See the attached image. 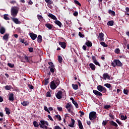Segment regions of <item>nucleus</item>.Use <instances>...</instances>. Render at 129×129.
Returning <instances> with one entry per match:
<instances>
[{
  "label": "nucleus",
  "mask_w": 129,
  "mask_h": 129,
  "mask_svg": "<svg viewBox=\"0 0 129 129\" xmlns=\"http://www.w3.org/2000/svg\"><path fill=\"white\" fill-rule=\"evenodd\" d=\"M59 84H60V80H59V79H56L50 82V87L52 90H54L57 88Z\"/></svg>",
  "instance_id": "nucleus-1"
},
{
  "label": "nucleus",
  "mask_w": 129,
  "mask_h": 129,
  "mask_svg": "<svg viewBox=\"0 0 129 129\" xmlns=\"http://www.w3.org/2000/svg\"><path fill=\"white\" fill-rule=\"evenodd\" d=\"M122 63L120 62L119 59H114L113 62L111 63V66L114 68L116 67V66L121 67H122Z\"/></svg>",
  "instance_id": "nucleus-2"
},
{
  "label": "nucleus",
  "mask_w": 129,
  "mask_h": 129,
  "mask_svg": "<svg viewBox=\"0 0 129 129\" xmlns=\"http://www.w3.org/2000/svg\"><path fill=\"white\" fill-rule=\"evenodd\" d=\"M97 116H96V112L92 111L90 112L89 118L90 120H94Z\"/></svg>",
  "instance_id": "nucleus-3"
},
{
  "label": "nucleus",
  "mask_w": 129,
  "mask_h": 129,
  "mask_svg": "<svg viewBox=\"0 0 129 129\" xmlns=\"http://www.w3.org/2000/svg\"><path fill=\"white\" fill-rule=\"evenodd\" d=\"M18 13H19V10H18L16 8H12V9H11V16H12V17H14V18L15 17H17V16L18 15Z\"/></svg>",
  "instance_id": "nucleus-4"
},
{
  "label": "nucleus",
  "mask_w": 129,
  "mask_h": 129,
  "mask_svg": "<svg viewBox=\"0 0 129 129\" xmlns=\"http://www.w3.org/2000/svg\"><path fill=\"white\" fill-rule=\"evenodd\" d=\"M108 125L109 126V129L111 128L112 126H115V127H117L118 126V125H117V123L116 122H114L112 120H109V122L108 123Z\"/></svg>",
  "instance_id": "nucleus-5"
},
{
  "label": "nucleus",
  "mask_w": 129,
  "mask_h": 129,
  "mask_svg": "<svg viewBox=\"0 0 129 129\" xmlns=\"http://www.w3.org/2000/svg\"><path fill=\"white\" fill-rule=\"evenodd\" d=\"M97 90L99 91L100 92H103L104 93H105V92H107V90H106V88L105 87L101 86V85H98L97 87Z\"/></svg>",
  "instance_id": "nucleus-6"
},
{
  "label": "nucleus",
  "mask_w": 129,
  "mask_h": 129,
  "mask_svg": "<svg viewBox=\"0 0 129 129\" xmlns=\"http://www.w3.org/2000/svg\"><path fill=\"white\" fill-rule=\"evenodd\" d=\"M55 96L57 99H61L63 96V92L61 91H59L56 94H55Z\"/></svg>",
  "instance_id": "nucleus-7"
},
{
  "label": "nucleus",
  "mask_w": 129,
  "mask_h": 129,
  "mask_svg": "<svg viewBox=\"0 0 129 129\" xmlns=\"http://www.w3.org/2000/svg\"><path fill=\"white\" fill-rule=\"evenodd\" d=\"M93 92L96 96H102V93L96 90H94Z\"/></svg>",
  "instance_id": "nucleus-8"
},
{
  "label": "nucleus",
  "mask_w": 129,
  "mask_h": 129,
  "mask_svg": "<svg viewBox=\"0 0 129 129\" xmlns=\"http://www.w3.org/2000/svg\"><path fill=\"white\" fill-rule=\"evenodd\" d=\"M29 36L32 39V40H36L37 39V34L33 33H30Z\"/></svg>",
  "instance_id": "nucleus-9"
},
{
  "label": "nucleus",
  "mask_w": 129,
  "mask_h": 129,
  "mask_svg": "<svg viewBox=\"0 0 129 129\" xmlns=\"http://www.w3.org/2000/svg\"><path fill=\"white\" fill-rule=\"evenodd\" d=\"M103 78L104 80H106V79H108V80H110V76L108 75V73H104L103 75Z\"/></svg>",
  "instance_id": "nucleus-10"
},
{
  "label": "nucleus",
  "mask_w": 129,
  "mask_h": 129,
  "mask_svg": "<svg viewBox=\"0 0 129 129\" xmlns=\"http://www.w3.org/2000/svg\"><path fill=\"white\" fill-rule=\"evenodd\" d=\"M59 45H60V47L63 49H65L66 48V43L64 42L59 41L58 42Z\"/></svg>",
  "instance_id": "nucleus-11"
},
{
  "label": "nucleus",
  "mask_w": 129,
  "mask_h": 129,
  "mask_svg": "<svg viewBox=\"0 0 129 129\" xmlns=\"http://www.w3.org/2000/svg\"><path fill=\"white\" fill-rule=\"evenodd\" d=\"M6 33V28L3 26H0V34L4 35Z\"/></svg>",
  "instance_id": "nucleus-12"
},
{
  "label": "nucleus",
  "mask_w": 129,
  "mask_h": 129,
  "mask_svg": "<svg viewBox=\"0 0 129 129\" xmlns=\"http://www.w3.org/2000/svg\"><path fill=\"white\" fill-rule=\"evenodd\" d=\"M9 99L10 101H14V100H15V98H14V94L13 93H11L9 94Z\"/></svg>",
  "instance_id": "nucleus-13"
},
{
  "label": "nucleus",
  "mask_w": 129,
  "mask_h": 129,
  "mask_svg": "<svg viewBox=\"0 0 129 129\" xmlns=\"http://www.w3.org/2000/svg\"><path fill=\"white\" fill-rule=\"evenodd\" d=\"M48 17H49V18H51V19H52V20H54L55 21L57 20V18L56 16L51 13H49L48 15Z\"/></svg>",
  "instance_id": "nucleus-14"
},
{
  "label": "nucleus",
  "mask_w": 129,
  "mask_h": 129,
  "mask_svg": "<svg viewBox=\"0 0 129 129\" xmlns=\"http://www.w3.org/2000/svg\"><path fill=\"white\" fill-rule=\"evenodd\" d=\"M78 122L79 128L80 129H84V128H83V125H82V122H81V121L79 119H78Z\"/></svg>",
  "instance_id": "nucleus-15"
},
{
  "label": "nucleus",
  "mask_w": 129,
  "mask_h": 129,
  "mask_svg": "<svg viewBox=\"0 0 129 129\" xmlns=\"http://www.w3.org/2000/svg\"><path fill=\"white\" fill-rule=\"evenodd\" d=\"M89 67L91 68V69L93 70V71H94V70L96 69V67H95V65H94V64L92 63H91L89 64Z\"/></svg>",
  "instance_id": "nucleus-16"
},
{
  "label": "nucleus",
  "mask_w": 129,
  "mask_h": 129,
  "mask_svg": "<svg viewBox=\"0 0 129 129\" xmlns=\"http://www.w3.org/2000/svg\"><path fill=\"white\" fill-rule=\"evenodd\" d=\"M71 120H72V123L71 124H69V126H70V127H74V124H75V120L71 118Z\"/></svg>",
  "instance_id": "nucleus-17"
},
{
  "label": "nucleus",
  "mask_w": 129,
  "mask_h": 129,
  "mask_svg": "<svg viewBox=\"0 0 129 129\" xmlns=\"http://www.w3.org/2000/svg\"><path fill=\"white\" fill-rule=\"evenodd\" d=\"M12 21H13V22L14 23H15V24H21V21H19V19H18V18H12Z\"/></svg>",
  "instance_id": "nucleus-18"
},
{
  "label": "nucleus",
  "mask_w": 129,
  "mask_h": 129,
  "mask_svg": "<svg viewBox=\"0 0 129 129\" xmlns=\"http://www.w3.org/2000/svg\"><path fill=\"white\" fill-rule=\"evenodd\" d=\"M99 37L101 41H104V38H103V37H104V34L102 32L99 33Z\"/></svg>",
  "instance_id": "nucleus-19"
},
{
  "label": "nucleus",
  "mask_w": 129,
  "mask_h": 129,
  "mask_svg": "<svg viewBox=\"0 0 129 129\" xmlns=\"http://www.w3.org/2000/svg\"><path fill=\"white\" fill-rule=\"evenodd\" d=\"M45 27L47 28V29H49V30H52L53 29V25H52L50 24L47 23L46 24H45Z\"/></svg>",
  "instance_id": "nucleus-20"
},
{
  "label": "nucleus",
  "mask_w": 129,
  "mask_h": 129,
  "mask_svg": "<svg viewBox=\"0 0 129 129\" xmlns=\"http://www.w3.org/2000/svg\"><path fill=\"white\" fill-rule=\"evenodd\" d=\"M9 36H10V34L6 33L5 35H4L3 37V40H5V41H8V40H9Z\"/></svg>",
  "instance_id": "nucleus-21"
},
{
  "label": "nucleus",
  "mask_w": 129,
  "mask_h": 129,
  "mask_svg": "<svg viewBox=\"0 0 129 129\" xmlns=\"http://www.w3.org/2000/svg\"><path fill=\"white\" fill-rule=\"evenodd\" d=\"M38 20L40 21V22H42V21L44 20V17H43V16L42 15H37Z\"/></svg>",
  "instance_id": "nucleus-22"
},
{
  "label": "nucleus",
  "mask_w": 129,
  "mask_h": 129,
  "mask_svg": "<svg viewBox=\"0 0 129 129\" xmlns=\"http://www.w3.org/2000/svg\"><path fill=\"white\" fill-rule=\"evenodd\" d=\"M85 45H86L88 47H92V42L90 41H87L85 43Z\"/></svg>",
  "instance_id": "nucleus-23"
},
{
  "label": "nucleus",
  "mask_w": 129,
  "mask_h": 129,
  "mask_svg": "<svg viewBox=\"0 0 129 129\" xmlns=\"http://www.w3.org/2000/svg\"><path fill=\"white\" fill-rule=\"evenodd\" d=\"M29 101H24L21 103V104L22 105H23V106H28V105H29Z\"/></svg>",
  "instance_id": "nucleus-24"
},
{
  "label": "nucleus",
  "mask_w": 129,
  "mask_h": 129,
  "mask_svg": "<svg viewBox=\"0 0 129 129\" xmlns=\"http://www.w3.org/2000/svg\"><path fill=\"white\" fill-rule=\"evenodd\" d=\"M54 23H55V24H56V25L58 26V27H59V28H61V27H62V23L59 20H55Z\"/></svg>",
  "instance_id": "nucleus-25"
},
{
  "label": "nucleus",
  "mask_w": 129,
  "mask_h": 129,
  "mask_svg": "<svg viewBox=\"0 0 129 129\" xmlns=\"http://www.w3.org/2000/svg\"><path fill=\"white\" fill-rule=\"evenodd\" d=\"M66 108L67 109L72 108V104L71 103H68L66 105Z\"/></svg>",
  "instance_id": "nucleus-26"
},
{
  "label": "nucleus",
  "mask_w": 129,
  "mask_h": 129,
  "mask_svg": "<svg viewBox=\"0 0 129 129\" xmlns=\"http://www.w3.org/2000/svg\"><path fill=\"white\" fill-rule=\"evenodd\" d=\"M37 42L38 43H42V36L41 35H39L37 37Z\"/></svg>",
  "instance_id": "nucleus-27"
},
{
  "label": "nucleus",
  "mask_w": 129,
  "mask_h": 129,
  "mask_svg": "<svg viewBox=\"0 0 129 129\" xmlns=\"http://www.w3.org/2000/svg\"><path fill=\"white\" fill-rule=\"evenodd\" d=\"M31 57L28 56L26 55H24V59L25 60L26 62L27 63H30V61L29 60V59H30Z\"/></svg>",
  "instance_id": "nucleus-28"
},
{
  "label": "nucleus",
  "mask_w": 129,
  "mask_h": 129,
  "mask_svg": "<svg viewBox=\"0 0 129 129\" xmlns=\"http://www.w3.org/2000/svg\"><path fill=\"white\" fill-rule=\"evenodd\" d=\"M72 86L73 89H74L75 90H77V89H78V85H77V84H73L72 85Z\"/></svg>",
  "instance_id": "nucleus-29"
},
{
  "label": "nucleus",
  "mask_w": 129,
  "mask_h": 129,
  "mask_svg": "<svg viewBox=\"0 0 129 129\" xmlns=\"http://www.w3.org/2000/svg\"><path fill=\"white\" fill-rule=\"evenodd\" d=\"M9 17V15L8 14H5L4 15V19L5 20H6V21H10V18L8 17Z\"/></svg>",
  "instance_id": "nucleus-30"
},
{
  "label": "nucleus",
  "mask_w": 129,
  "mask_h": 129,
  "mask_svg": "<svg viewBox=\"0 0 129 129\" xmlns=\"http://www.w3.org/2000/svg\"><path fill=\"white\" fill-rule=\"evenodd\" d=\"M45 120H40V123H39V126L40 127H41V126H44V125H45Z\"/></svg>",
  "instance_id": "nucleus-31"
},
{
  "label": "nucleus",
  "mask_w": 129,
  "mask_h": 129,
  "mask_svg": "<svg viewBox=\"0 0 129 129\" xmlns=\"http://www.w3.org/2000/svg\"><path fill=\"white\" fill-rule=\"evenodd\" d=\"M100 45H101L102 46H103V47H104V48H107V46H108L107 44H106V43H105V42H101L100 43Z\"/></svg>",
  "instance_id": "nucleus-32"
},
{
  "label": "nucleus",
  "mask_w": 129,
  "mask_h": 129,
  "mask_svg": "<svg viewBox=\"0 0 129 129\" xmlns=\"http://www.w3.org/2000/svg\"><path fill=\"white\" fill-rule=\"evenodd\" d=\"M33 125L34 127H38L39 125H40V124L38 123V122L37 121H33Z\"/></svg>",
  "instance_id": "nucleus-33"
},
{
  "label": "nucleus",
  "mask_w": 129,
  "mask_h": 129,
  "mask_svg": "<svg viewBox=\"0 0 129 129\" xmlns=\"http://www.w3.org/2000/svg\"><path fill=\"white\" fill-rule=\"evenodd\" d=\"M45 3L47 4V5H53V1L52 0H44Z\"/></svg>",
  "instance_id": "nucleus-34"
},
{
  "label": "nucleus",
  "mask_w": 129,
  "mask_h": 129,
  "mask_svg": "<svg viewBox=\"0 0 129 129\" xmlns=\"http://www.w3.org/2000/svg\"><path fill=\"white\" fill-rule=\"evenodd\" d=\"M58 61L59 63H62V62H63V58L60 55L58 56Z\"/></svg>",
  "instance_id": "nucleus-35"
},
{
  "label": "nucleus",
  "mask_w": 129,
  "mask_h": 129,
  "mask_svg": "<svg viewBox=\"0 0 129 129\" xmlns=\"http://www.w3.org/2000/svg\"><path fill=\"white\" fill-rule=\"evenodd\" d=\"M48 69H50V72L51 73H54V72L55 71V67L51 68V67H49Z\"/></svg>",
  "instance_id": "nucleus-36"
},
{
  "label": "nucleus",
  "mask_w": 129,
  "mask_h": 129,
  "mask_svg": "<svg viewBox=\"0 0 129 129\" xmlns=\"http://www.w3.org/2000/svg\"><path fill=\"white\" fill-rule=\"evenodd\" d=\"M5 111L6 112V114H11V112L10 111V109L9 108H5Z\"/></svg>",
  "instance_id": "nucleus-37"
},
{
  "label": "nucleus",
  "mask_w": 129,
  "mask_h": 129,
  "mask_svg": "<svg viewBox=\"0 0 129 129\" xmlns=\"http://www.w3.org/2000/svg\"><path fill=\"white\" fill-rule=\"evenodd\" d=\"M114 23V22H113V21H110L108 22L107 25L112 26H113Z\"/></svg>",
  "instance_id": "nucleus-38"
},
{
  "label": "nucleus",
  "mask_w": 129,
  "mask_h": 129,
  "mask_svg": "<svg viewBox=\"0 0 129 129\" xmlns=\"http://www.w3.org/2000/svg\"><path fill=\"white\" fill-rule=\"evenodd\" d=\"M120 118L122 119V120H125V119L127 118V117L126 116V115L124 116L123 115H121Z\"/></svg>",
  "instance_id": "nucleus-39"
},
{
  "label": "nucleus",
  "mask_w": 129,
  "mask_h": 129,
  "mask_svg": "<svg viewBox=\"0 0 129 129\" xmlns=\"http://www.w3.org/2000/svg\"><path fill=\"white\" fill-rule=\"evenodd\" d=\"M73 104H74L75 106L76 107V108H78L79 107V105H78V103H77V102L74 101L73 102Z\"/></svg>",
  "instance_id": "nucleus-40"
},
{
  "label": "nucleus",
  "mask_w": 129,
  "mask_h": 129,
  "mask_svg": "<svg viewBox=\"0 0 129 129\" xmlns=\"http://www.w3.org/2000/svg\"><path fill=\"white\" fill-rule=\"evenodd\" d=\"M114 52L115 54H119L120 53V50L119 48H116L115 49Z\"/></svg>",
  "instance_id": "nucleus-41"
},
{
  "label": "nucleus",
  "mask_w": 129,
  "mask_h": 129,
  "mask_svg": "<svg viewBox=\"0 0 129 129\" xmlns=\"http://www.w3.org/2000/svg\"><path fill=\"white\" fill-rule=\"evenodd\" d=\"M7 66H9V67H10V68H14V67H15V64L11 63H8L7 64Z\"/></svg>",
  "instance_id": "nucleus-42"
},
{
  "label": "nucleus",
  "mask_w": 129,
  "mask_h": 129,
  "mask_svg": "<svg viewBox=\"0 0 129 129\" xmlns=\"http://www.w3.org/2000/svg\"><path fill=\"white\" fill-rule=\"evenodd\" d=\"M104 86H105L107 88H110V87H111V85L110 84L106 83L104 85Z\"/></svg>",
  "instance_id": "nucleus-43"
},
{
  "label": "nucleus",
  "mask_w": 129,
  "mask_h": 129,
  "mask_svg": "<svg viewBox=\"0 0 129 129\" xmlns=\"http://www.w3.org/2000/svg\"><path fill=\"white\" fill-rule=\"evenodd\" d=\"M74 3L76 5H78V6H79V7H81V4H80V3H79V1H78L77 0H75Z\"/></svg>",
  "instance_id": "nucleus-44"
},
{
  "label": "nucleus",
  "mask_w": 129,
  "mask_h": 129,
  "mask_svg": "<svg viewBox=\"0 0 129 129\" xmlns=\"http://www.w3.org/2000/svg\"><path fill=\"white\" fill-rule=\"evenodd\" d=\"M123 93H124V94H126V95H128V90L124 89H123Z\"/></svg>",
  "instance_id": "nucleus-45"
},
{
  "label": "nucleus",
  "mask_w": 129,
  "mask_h": 129,
  "mask_svg": "<svg viewBox=\"0 0 129 129\" xmlns=\"http://www.w3.org/2000/svg\"><path fill=\"white\" fill-rule=\"evenodd\" d=\"M11 87L12 86L9 85H7L5 87L6 90H10Z\"/></svg>",
  "instance_id": "nucleus-46"
},
{
  "label": "nucleus",
  "mask_w": 129,
  "mask_h": 129,
  "mask_svg": "<svg viewBox=\"0 0 129 129\" xmlns=\"http://www.w3.org/2000/svg\"><path fill=\"white\" fill-rule=\"evenodd\" d=\"M44 81H45L44 85H48L49 83V79H45Z\"/></svg>",
  "instance_id": "nucleus-47"
},
{
  "label": "nucleus",
  "mask_w": 129,
  "mask_h": 129,
  "mask_svg": "<svg viewBox=\"0 0 129 129\" xmlns=\"http://www.w3.org/2000/svg\"><path fill=\"white\" fill-rule=\"evenodd\" d=\"M79 36L81 38H84V37H85V35L84 34H82V33L80 32H79Z\"/></svg>",
  "instance_id": "nucleus-48"
},
{
  "label": "nucleus",
  "mask_w": 129,
  "mask_h": 129,
  "mask_svg": "<svg viewBox=\"0 0 129 129\" xmlns=\"http://www.w3.org/2000/svg\"><path fill=\"white\" fill-rule=\"evenodd\" d=\"M110 107H111L110 105H106L104 106V108H105V109H108V108H110Z\"/></svg>",
  "instance_id": "nucleus-49"
},
{
  "label": "nucleus",
  "mask_w": 129,
  "mask_h": 129,
  "mask_svg": "<svg viewBox=\"0 0 129 129\" xmlns=\"http://www.w3.org/2000/svg\"><path fill=\"white\" fill-rule=\"evenodd\" d=\"M48 65H50V68L55 67L54 63H53V62H48Z\"/></svg>",
  "instance_id": "nucleus-50"
},
{
  "label": "nucleus",
  "mask_w": 129,
  "mask_h": 129,
  "mask_svg": "<svg viewBox=\"0 0 129 129\" xmlns=\"http://www.w3.org/2000/svg\"><path fill=\"white\" fill-rule=\"evenodd\" d=\"M46 97H51V92L48 91L46 93Z\"/></svg>",
  "instance_id": "nucleus-51"
},
{
  "label": "nucleus",
  "mask_w": 129,
  "mask_h": 129,
  "mask_svg": "<svg viewBox=\"0 0 129 129\" xmlns=\"http://www.w3.org/2000/svg\"><path fill=\"white\" fill-rule=\"evenodd\" d=\"M94 64H95V65H97L98 66H99V67H100V64L99 63V62H98V61H97V60H96L95 61H94Z\"/></svg>",
  "instance_id": "nucleus-52"
},
{
  "label": "nucleus",
  "mask_w": 129,
  "mask_h": 129,
  "mask_svg": "<svg viewBox=\"0 0 129 129\" xmlns=\"http://www.w3.org/2000/svg\"><path fill=\"white\" fill-rule=\"evenodd\" d=\"M33 50H34V49L33 48V47H29L28 48V51H29V52H30V53H33Z\"/></svg>",
  "instance_id": "nucleus-53"
},
{
  "label": "nucleus",
  "mask_w": 129,
  "mask_h": 129,
  "mask_svg": "<svg viewBox=\"0 0 129 129\" xmlns=\"http://www.w3.org/2000/svg\"><path fill=\"white\" fill-rule=\"evenodd\" d=\"M55 116L56 117V118H58V120H61V116L59 115H56Z\"/></svg>",
  "instance_id": "nucleus-54"
},
{
  "label": "nucleus",
  "mask_w": 129,
  "mask_h": 129,
  "mask_svg": "<svg viewBox=\"0 0 129 129\" xmlns=\"http://www.w3.org/2000/svg\"><path fill=\"white\" fill-rule=\"evenodd\" d=\"M107 121H109V120H107L106 121H103L102 122L103 125H105L106 124H107Z\"/></svg>",
  "instance_id": "nucleus-55"
},
{
  "label": "nucleus",
  "mask_w": 129,
  "mask_h": 129,
  "mask_svg": "<svg viewBox=\"0 0 129 129\" xmlns=\"http://www.w3.org/2000/svg\"><path fill=\"white\" fill-rule=\"evenodd\" d=\"M28 86L30 89H34V86H33V85L28 84Z\"/></svg>",
  "instance_id": "nucleus-56"
},
{
  "label": "nucleus",
  "mask_w": 129,
  "mask_h": 129,
  "mask_svg": "<svg viewBox=\"0 0 129 129\" xmlns=\"http://www.w3.org/2000/svg\"><path fill=\"white\" fill-rule=\"evenodd\" d=\"M41 128H45V129H48L49 127L46 126V125H44V126H41Z\"/></svg>",
  "instance_id": "nucleus-57"
},
{
  "label": "nucleus",
  "mask_w": 129,
  "mask_h": 129,
  "mask_svg": "<svg viewBox=\"0 0 129 129\" xmlns=\"http://www.w3.org/2000/svg\"><path fill=\"white\" fill-rule=\"evenodd\" d=\"M117 94H120V93H121V90H120L119 89H117Z\"/></svg>",
  "instance_id": "nucleus-58"
},
{
  "label": "nucleus",
  "mask_w": 129,
  "mask_h": 129,
  "mask_svg": "<svg viewBox=\"0 0 129 129\" xmlns=\"http://www.w3.org/2000/svg\"><path fill=\"white\" fill-rule=\"evenodd\" d=\"M109 116H110V117H111V118H112V119H114V116H113V115H112V114L110 113Z\"/></svg>",
  "instance_id": "nucleus-59"
},
{
  "label": "nucleus",
  "mask_w": 129,
  "mask_h": 129,
  "mask_svg": "<svg viewBox=\"0 0 129 129\" xmlns=\"http://www.w3.org/2000/svg\"><path fill=\"white\" fill-rule=\"evenodd\" d=\"M47 116H48V118L50 119V120H51V121H53L54 120L53 119V118H52V117H51V115H48Z\"/></svg>",
  "instance_id": "nucleus-60"
},
{
  "label": "nucleus",
  "mask_w": 129,
  "mask_h": 129,
  "mask_svg": "<svg viewBox=\"0 0 129 129\" xmlns=\"http://www.w3.org/2000/svg\"><path fill=\"white\" fill-rule=\"evenodd\" d=\"M79 113H80V116H82L83 115H84V112L82 111H80Z\"/></svg>",
  "instance_id": "nucleus-61"
},
{
  "label": "nucleus",
  "mask_w": 129,
  "mask_h": 129,
  "mask_svg": "<svg viewBox=\"0 0 129 129\" xmlns=\"http://www.w3.org/2000/svg\"><path fill=\"white\" fill-rule=\"evenodd\" d=\"M92 60L93 61V62H95V61H97V60H96V57L94 56H92Z\"/></svg>",
  "instance_id": "nucleus-62"
},
{
  "label": "nucleus",
  "mask_w": 129,
  "mask_h": 129,
  "mask_svg": "<svg viewBox=\"0 0 129 129\" xmlns=\"http://www.w3.org/2000/svg\"><path fill=\"white\" fill-rule=\"evenodd\" d=\"M116 122H117V123L119 124V125H121V122L118 120H116Z\"/></svg>",
  "instance_id": "nucleus-63"
},
{
  "label": "nucleus",
  "mask_w": 129,
  "mask_h": 129,
  "mask_svg": "<svg viewBox=\"0 0 129 129\" xmlns=\"http://www.w3.org/2000/svg\"><path fill=\"white\" fill-rule=\"evenodd\" d=\"M57 110H58V111H62V107H57Z\"/></svg>",
  "instance_id": "nucleus-64"
}]
</instances>
